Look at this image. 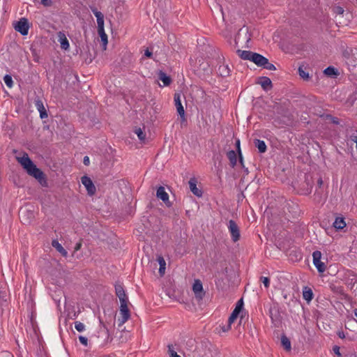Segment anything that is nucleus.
Segmentation results:
<instances>
[{
  "instance_id": "obj_14",
  "label": "nucleus",
  "mask_w": 357,
  "mask_h": 357,
  "mask_svg": "<svg viewBox=\"0 0 357 357\" xmlns=\"http://www.w3.org/2000/svg\"><path fill=\"white\" fill-rule=\"evenodd\" d=\"M120 313L122 315L121 319H119L121 324L125 323L130 317V310L127 305H120Z\"/></svg>"
},
{
  "instance_id": "obj_64",
  "label": "nucleus",
  "mask_w": 357,
  "mask_h": 357,
  "mask_svg": "<svg viewBox=\"0 0 357 357\" xmlns=\"http://www.w3.org/2000/svg\"><path fill=\"white\" fill-rule=\"evenodd\" d=\"M354 314L357 318V308L354 310Z\"/></svg>"
},
{
  "instance_id": "obj_7",
  "label": "nucleus",
  "mask_w": 357,
  "mask_h": 357,
  "mask_svg": "<svg viewBox=\"0 0 357 357\" xmlns=\"http://www.w3.org/2000/svg\"><path fill=\"white\" fill-rule=\"evenodd\" d=\"M81 181L82 184L86 188L88 194L91 196L95 195L96 192V188L92 180L87 176H83L81 178Z\"/></svg>"
},
{
  "instance_id": "obj_19",
  "label": "nucleus",
  "mask_w": 357,
  "mask_h": 357,
  "mask_svg": "<svg viewBox=\"0 0 357 357\" xmlns=\"http://www.w3.org/2000/svg\"><path fill=\"white\" fill-rule=\"evenodd\" d=\"M314 296V294L311 288L304 287L303 289V297L307 303L310 302Z\"/></svg>"
},
{
  "instance_id": "obj_48",
  "label": "nucleus",
  "mask_w": 357,
  "mask_h": 357,
  "mask_svg": "<svg viewBox=\"0 0 357 357\" xmlns=\"http://www.w3.org/2000/svg\"><path fill=\"white\" fill-rule=\"evenodd\" d=\"M236 147V151L238 154L241 153V150L240 147V139H236L235 143Z\"/></svg>"
},
{
  "instance_id": "obj_22",
  "label": "nucleus",
  "mask_w": 357,
  "mask_h": 357,
  "mask_svg": "<svg viewBox=\"0 0 357 357\" xmlns=\"http://www.w3.org/2000/svg\"><path fill=\"white\" fill-rule=\"evenodd\" d=\"M52 245L53 248H54L62 256L67 257L68 252L67 251L63 248L61 244L59 243L57 240H53L52 242Z\"/></svg>"
},
{
  "instance_id": "obj_27",
  "label": "nucleus",
  "mask_w": 357,
  "mask_h": 357,
  "mask_svg": "<svg viewBox=\"0 0 357 357\" xmlns=\"http://www.w3.org/2000/svg\"><path fill=\"white\" fill-rule=\"evenodd\" d=\"M158 262L160 265L159 273L160 276H163L165 273L166 262L162 256L160 255L157 258Z\"/></svg>"
},
{
  "instance_id": "obj_1",
  "label": "nucleus",
  "mask_w": 357,
  "mask_h": 357,
  "mask_svg": "<svg viewBox=\"0 0 357 357\" xmlns=\"http://www.w3.org/2000/svg\"><path fill=\"white\" fill-rule=\"evenodd\" d=\"M17 160L20 163L29 175L38 180L42 186H47V182L45 174L42 170L36 167V165L29 158L26 153H24L22 157H17Z\"/></svg>"
},
{
  "instance_id": "obj_40",
  "label": "nucleus",
  "mask_w": 357,
  "mask_h": 357,
  "mask_svg": "<svg viewBox=\"0 0 357 357\" xmlns=\"http://www.w3.org/2000/svg\"><path fill=\"white\" fill-rule=\"evenodd\" d=\"M333 11L334 13H335L337 15H342L344 12V10L342 7L337 6L333 7Z\"/></svg>"
},
{
  "instance_id": "obj_43",
  "label": "nucleus",
  "mask_w": 357,
  "mask_h": 357,
  "mask_svg": "<svg viewBox=\"0 0 357 357\" xmlns=\"http://www.w3.org/2000/svg\"><path fill=\"white\" fill-rule=\"evenodd\" d=\"M243 308V298H241L239 301H238V302L236 305L235 309H237L238 310L241 312Z\"/></svg>"
},
{
  "instance_id": "obj_54",
  "label": "nucleus",
  "mask_w": 357,
  "mask_h": 357,
  "mask_svg": "<svg viewBox=\"0 0 357 357\" xmlns=\"http://www.w3.org/2000/svg\"><path fill=\"white\" fill-rule=\"evenodd\" d=\"M83 163L86 166L89 165L90 162H89V158L88 156H84V160H83Z\"/></svg>"
},
{
  "instance_id": "obj_41",
  "label": "nucleus",
  "mask_w": 357,
  "mask_h": 357,
  "mask_svg": "<svg viewBox=\"0 0 357 357\" xmlns=\"http://www.w3.org/2000/svg\"><path fill=\"white\" fill-rule=\"evenodd\" d=\"M97 24H98V31H100V30H104V17L97 19Z\"/></svg>"
},
{
  "instance_id": "obj_58",
  "label": "nucleus",
  "mask_w": 357,
  "mask_h": 357,
  "mask_svg": "<svg viewBox=\"0 0 357 357\" xmlns=\"http://www.w3.org/2000/svg\"><path fill=\"white\" fill-rule=\"evenodd\" d=\"M317 185L319 188H321L323 185V180L321 177L317 180Z\"/></svg>"
},
{
  "instance_id": "obj_24",
  "label": "nucleus",
  "mask_w": 357,
  "mask_h": 357,
  "mask_svg": "<svg viewBox=\"0 0 357 357\" xmlns=\"http://www.w3.org/2000/svg\"><path fill=\"white\" fill-rule=\"evenodd\" d=\"M254 144L255 146L258 149L259 153H263L266 151L267 146L264 141L255 139L254 140Z\"/></svg>"
},
{
  "instance_id": "obj_12",
  "label": "nucleus",
  "mask_w": 357,
  "mask_h": 357,
  "mask_svg": "<svg viewBox=\"0 0 357 357\" xmlns=\"http://www.w3.org/2000/svg\"><path fill=\"white\" fill-rule=\"evenodd\" d=\"M280 341L281 347L287 351L290 352L291 350V340L287 336H277Z\"/></svg>"
},
{
  "instance_id": "obj_10",
  "label": "nucleus",
  "mask_w": 357,
  "mask_h": 357,
  "mask_svg": "<svg viewBox=\"0 0 357 357\" xmlns=\"http://www.w3.org/2000/svg\"><path fill=\"white\" fill-rule=\"evenodd\" d=\"M181 94L178 93H176L174 96L175 106L178 112V114L183 119H185V110L184 107L182 105L181 100Z\"/></svg>"
},
{
  "instance_id": "obj_53",
  "label": "nucleus",
  "mask_w": 357,
  "mask_h": 357,
  "mask_svg": "<svg viewBox=\"0 0 357 357\" xmlns=\"http://www.w3.org/2000/svg\"><path fill=\"white\" fill-rule=\"evenodd\" d=\"M127 341L126 338H123V335L119 336L116 340V342H117V344H119L120 342H126Z\"/></svg>"
},
{
  "instance_id": "obj_18",
  "label": "nucleus",
  "mask_w": 357,
  "mask_h": 357,
  "mask_svg": "<svg viewBox=\"0 0 357 357\" xmlns=\"http://www.w3.org/2000/svg\"><path fill=\"white\" fill-rule=\"evenodd\" d=\"M260 79L261 81L259 82V84L263 89L268 91L272 89L273 84L270 78L267 77H261Z\"/></svg>"
},
{
  "instance_id": "obj_20",
  "label": "nucleus",
  "mask_w": 357,
  "mask_h": 357,
  "mask_svg": "<svg viewBox=\"0 0 357 357\" xmlns=\"http://www.w3.org/2000/svg\"><path fill=\"white\" fill-rule=\"evenodd\" d=\"M158 78L162 82L164 86H169L172 82V79L169 76H168L165 72L162 70H160L158 73Z\"/></svg>"
},
{
  "instance_id": "obj_62",
  "label": "nucleus",
  "mask_w": 357,
  "mask_h": 357,
  "mask_svg": "<svg viewBox=\"0 0 357 357\" xmlns=\"http://www.w3.org/2000/svg\"><path fill=\"white\" fill-rule=\"evenodd\" d=\"M81 245H82V244L80 243H77L76 245H75V250H79L80 248H81Z\"/></svg>"
},
{
  "instance_id": "obj_47",
  "label": "nucleus",
  "mask_w": 357,
  "mask_h": 357,
  "mask_svg": "<svg viewBox=\"0 0 357 357\" xmlns=\"http://www.w3.org/2000/svg\"><path fill=\"white\" fill-rule=\"evenodd\" d=\"M333 351L338 356H342L340 352V347L339 346H337V345L333 346Z\"/></svg>"
},
{
  "instance_id": "obj_60",
  "label": "nucleus",
  "mask_w": 357,
  "mask_h": 357,
  "mask_svg": "<svg viewBox=\"0 0 357 357\" xmlns=\"http://www.w3.org/2000/svg\"><path fill=\"white\" fill-rule=\"evenodd\" d=\"M200 66H203L202 69H203L204 70H208V63H202V64H201Z\"/></svg>"
},
{
  "instance_id": "obj_29",
  "label": "nucleus",
  "mask_w": 357,
  "mask_h": 357,
  "mask_svg": "<svg viewBox=\"0 0 357 357\" xmlns=\"http://www.w3.org/2000/svg\"><path fill=\"white\" fill-rule=\"evenodd\" d=\"M324 73L326 75L329 76V77L337 76L339 75V72H338L337 69L333 66L327 67L324 70Z\"/></svg>"
},
{
  "instance_id": "obj_4",
  "label": "nucleus",
  "mask_w": 357,
  "mask_h": 357,
  "mask_svg": "<svg viewBox=\"0 0 357 357\" xmlns=\"http://www.w3.org/2000/svg\"><path fill=\"white\" fill-rule=\"evenodd\" d=\"M313 264L317 268L319 273H324L326 271V265L321 261V252L319 250H316L312 254Z\"/></svg>"
},
{
  "instance_id": "obj_13",
  "label": "nucleus",
  "mask_w": 357,
  "mask_h": 357,
  "mask_svg": "<svg viewBox=\"0 0 357 357\" xmlns=\"http://www.w3.org/2000/svg\"><path fill=\"white\" fill-rule=\"evenodd\" d=\"M197 179L195 177L191 178L188 182L190 189L195 195L201 197L202 195V191L197 188Z\"/></svg>"
},
{
  "instance_id": "obj_3",
  "label": "nucleus",
  "mask_w": 357,
  "mask_h": 357,
  "mask_svg": "<svg viewBox=\"0 0 357 357\" xmlns=\"http://www.w3.org/2000/svg\"><path fill=\"white\" fill-rule=\"evenodd\" d=\"M15 31L22 36H26L29 33V24L26 18L22 17L14 24Z\"/></svg>"
},
{
  "instance_id": "obj_52",
  "label": "nucleus",
  "mask_w": 357,
  "mask_h": 357,
  "mask_svg": "<svg viewBox=\"0 0 357 357\" xmlns=\"http://www.w3.org/2000/svg\"><path fill=\"white\" fill-rule=\"evenodd\" d=\"M120 303H121V305H128V297H126V298H122V299H120Z\"/></svg>"
},
{
  "instance_id": "obj_45",
  "label": "nucleus",
  "mask_w": 357,
  "mask_h": 357,
  "mask_svg": "<svg viewBox=\"0 0 357 357\" xmlns=\"http://www.w3.org/2000/svg\"><path fill=\"white\" fill-rule=\"evenodd\" d=\"M238 155L239 162H240L242 168L245 169V172L246 173H248V168H245L242 153L238 154Z\"/></svg>"
},
{
  "instance_id": "obj_59",
  "label": "nucleus",
  "mask_w": 357,
  "mask_h": 357,
  "mask_svg": "<svg viewBox=\"0 0 357 357\" xmlns=\"http://www.w3.org/2000/svg\"><path fill=\"white\" fill-rule=\"evenodd\" d=\"M37 340H38V342L40 346H42V344H43V337L42 336H38V338H37Z\"/></svg>"
},
{
  "instance_id": "obj_49",
  "label": "nucleus",
  "mask_w": 357,
  "mask_h": 357,
  "mask_svg": "<svg viewBox=\"0 0 357 357\" xmlns=\"http://www.w3.org/2000/svg\"><path fill=\"white\" fill-rule=\"evenodd\" d=\"M334 124L338 125L340 123L339 119L337 117L332 116L331 115L328 116Z\"/></svg>"
},
{
  "instance_id": "obj_2",
  "label": "nucleus",
  "mask_w": 357,
  "mask_h": 357,
  "mask_svg": "<svg viewBox=\"0 0 357 357\" xmlns=\"http://www.w3.org/2000/svg\"><path fill=\"white\" fill-rule=\"evenodd\" d=\"M342 56L348 67H356L357 66V49L346 48L342 52Z\"/></svg>"
},
{
  "instance_id": "obj_39",
  "label": "nucleus",
  "mask_w": 357,
  "mask_h": 357,
  "mask_svg": "<svg viewBox=\"0 0 357 357\" xmlns=\"http://www.w3.org/2000/svg\"><path fill=\"white\" fill-rule=\"evenodd\" d=\"M91 10L94 14L97 19L104 17V15L100 11H98L96 8L91 7Z\"/></svg>"
},
{
  "instance_id": "obj_17",
  "label": "nucleus",
  "mask_w": 357,
  "mask_h": 357,
  "mask_svg": "<svg viewBox=\"0 0 357 357\" xmlns=\"http://www.w3.org/2000/svg\"><path fill=\"white\" fill-rule=\"evenodd\" d=\"M230 72H231V70H230V68H229L228 65H225V64L220 65L217 70V73L222 77L229 76L230 74Z\"/></svg>"
},
{
  "instance_id": "obj_55",
  "label": "nucleus",
  "mask_w": 357,
  "mask_h": 357,
  "mask_svg": "<svg viewBox=\"0 0 357 357\" xmlns=\"http://www.w3.org/2000/svg\"><path fill=\"white\" fill-rule=\"evenodd\" d=\"M42 3L44 6H50L52 1L51 0H42Z\"/></svg>"
},
{
  "instance_id": "obj_23",
  "label": "nucleus",
  "mask_w": 357,
  "mask_h": 357,
  "mask_svg": "<svg viewBox=\"0 0 357 357\" xmlns=\"http://www.w3.org/2000/svg\"><path fill=\"white\" fill-rule=\"evenodd\" d=\"M26 332L29 335H38L39 332L38 326L32 320L27 324Z\"/></svg>"
},
{
  "instance_id": "obj_35",
  "label": "nucleus",
  "mask_w": 357,
  "mask_h": 357,
  "mask_svg": "<svg viewBox=\"0 0 357 357\" xmlns=\"http://www.w3.org/2000/svg\"><path fill=\"white\" fill-rule=\"evenodd\" d=\"M30 215V217L32 218H33V214L32 212L29 211H24V210H21L20 211V218L22 220V221H24V222H29L30 221H28V220H26L24 219V216L25 215Z\"/></svg>"
},
{
  "instance_id": "obj_28",
  "label": "nucleus",
  "mask_w": 357,
  "mask_h": 357,
  "mask_svg": "<svg viewBox=\"0 0 357 357\" xmlns=\"http://www.w3.org/2000/svg\"><path fill=\"white\" fill-rule=\"evenodd\" d=\"M333 227L337 229H342L346 227L344 218L342 217H337L333 222Z\"/></svg>"
},
{
  "instance_id": "obj_26",
  "label": "nucleus",
  "mask_w": 357,
  "mask_h": 357,
  "mask_svg": "<svg viewBox=\"0 0 357 357\" xmlns=\"http://www.w3.org/2000/svg\"><path fill=\"white\" fill-rule=\"evenodd\" d=\"M59 42L61 44V47L63 50H67L69 47V42L66 37V35L62 33H59Z\"/></svg>"
},
{
  "instance_id": "obj_61",
  "label": "nucleus",
  "mask_w": 357,
  "mask_h": 357,
  "mask_svg": "<svg viewBox=\"0 0 357 357\" xmlns=\"http://www.w3.org/2000/svg\"><path fill=\"white\" fill-rule=\"evenodd\" d=\"M240 36H241V34L240 33H238L237 36L235 38V43L236 44H237L240 40Z\"/></svg>"
},
{
  "instance_id": "obj_42",
  "label": "nucleus",
  "mask_w": 357,
  "mask_h": 357,
  "mask_svg": "<svg viewBox=\"0 0 357 357\" xmlns=\"http://www.w3.org/2000/svg\"><path fill=\"white\" fill-rule=\"evenodd\" d=\"M263 68L269 70H275L277 69L276 67L273 63H271L268 60V63L264 66Z\"/></svg>"
},
{
  "instance_id": "obj_9",
  "label": "nucleus",
  "mask_w": 357,
  "mask_h": 357,
  "mask_svg": "<svg viewBox=\"0 0 357 357\" xmlns=\"http://www.w3.org/2000/svg\"><path fill=\"white\" fill-rule=\"evenodd\" d=\"M156 197L161 199L167 206L170 207L172 206V203L169 200V195L165 192L164 187L160 186L157 189Z\"/></svg>"
},
{
  "instance_id": "obj_37",
  "label": "nucleus",
  "mask_w": 357,
  "mask_h": 357,
  "mask_svg": "<svg viewBox=\"0 0 357 357\" xmlns=\"http://www.w3.org/2000/svg\"><path fill=\"white\" fill-rule=\"evenodd\" d=\"M168 347V353L170 357H181L177 353L174 351V347L172 344H169Z\"/></svg>"
},
{
  "instance_id": "obj_38",
  "label": "nucleus",
  "mask_w": 357,
  "mask_h": 357,
  "mask_svg": "<svg viewBox=\"0 0 357 357\" xmlns=\"http://www.w3.org/2000/svg\"><path fill=\"white\" fill-rule=\"evenodd\" d=\"M74 325H75V329L78 332L82 333L84 331L85 327H84V325L82 322L75 321Z\"/></svg>"
},
{
  "instance_id": "obj_31",
  "label": "nucleus",
  "mask_w": 357,
  "mask_h": 357,
  "mask_svg": "<svg viewBox=\"0 0 357 357\" xmlns=\"http://www.w3.org/2000/svg\"><path fill=\"white\" fill-rule=\"evenodd\" d=\"M244 333H248L250 335H254L256 333V327L252 322L248 323L246 327H244Z\"/></svg>"
},
{
  "instance_id": "obj_36",
  "label": "nucleus",
  "mask_w": 357,
  "mask_h": 357,
  "mask_svg": "<svg viewBox=\"0 0 357 357\" xmlns=\"http://www.w3.org/2000/svg\"><path fill=\"white\" fill-rule=\"evenodd\" d=\"M3 81L8 87L11 88L13 86V82L12 77L10 75H6L3 77Z\"/></svg>"
},
{
  "instance_id": "obj_8",
  "label": "nucleus",
  "mask_w": 357,
  "mask_h": 357,
  "mask_svg": "<svg viewBox=\"0 0 357 357\" xmlns=\"http://www.w3.org/2000/svg\"><path fill=\"white\" fill-rule=\"evenodd\" d=\"M313 184L312 177L310 174H305V180L301 187V190L303 194H309L312 191Z\"/></svg>"
},
{
  "instance_id": "obj_33",
  "label": "nucleus",
  "mask_w": 357,
  "mask_h": 357,
  "mask_svg": "<svg viewBox=\"0 0 357 357\" xmlns=\"http://www.w3.org/2000/svg\"><path fill=\"white\" fill-rule=\"evenodd\" d=\"M298 74L300 77L303 79L307 80L309 79V73L305 71L303 66H300L298 67Z\"/></svg>"
},
{
  "instance_id": "obj_25",
  "label": "nucleus",
  "mask_w": 357,
  "mask_h": 357,
  "mask_svg": "<svg viewBox=\"0 0 357 357\" xmlns=\"http://www.w3.org/2000/svg\"><path fill=\"white\" fill-rule=\"evenodd\" d=\"M115 293L119 300L127 297L123 286L120 284H115Z\"/></svg>"
},
{
  "instance_id": "obj_50",
  "label": "nucleus",
  "mask_w": 357,
  "mask_h": 357,
  "mask_svg": "<svg viewBox=\"0 0 357 357\" xmlns=\"http://www.w3.org/2000/svg\"><path fill=\"white\" fill-rule=\"evenodd\" d=\"M152 55H153V53L151 50H149V48H147L146 50H145L144 51V56L146 57H148V58H151L152 57Z\"/></svg>"
},
{
  "instance_id": "obj_32",
  "label": "nucleus",
  "mask_w": 357,
  "mask_h": 357,
  "mask_svg": "<svg viewBox=\"0 0 357 357\" xmlns=\"http://www.w3.org/2000/svg\"><path fill=\"white\" fill-rule=\"evenodd\" d=\"M241 311L238 310L237 309H235L231 312V315L229 317L228 319V327H230V325L234 322L235 319L238 317L240 314Z\"/></svg>"
},
{
  "instance_id": "obj_21",
  "label": "nucleus",
  "mask_w": 357,
  "mask_h": 357,
  "mask_svg": "<svg viewBox=\"0 0 357 357\" xmlns=\"http://www.w3.org/2000/svg\"><path fill=\"white\" fill-rule=\"evenodd\" d=\"M227 156L229 160L230 166L234 167L237 163V154L234 150H231L227 153Z\"/></svg>"
},
{
  "instance_id": "obj_11",
  "label": "nucleus",
  "mask_w": 357,
  "mask_h": 357,
  "mask_svg": "<svg viewBox=\"0 0 357 357\" xmlns=\"http://www.w3.org/2000/svg\"><path fill=\"white\" fill-rule=\"evenodd\" d=\"M252 59V62H253L259 67H264V66L268 63V59L257 52L254 53Z\"/></svg>"
},
{
  "instance_id": "obj_57",
  "label": "nucleus",
  "mask_w": 357,
  "mask_h": 357,
  "mask_svg": "<svg viewBox=\"0 0 357 357\" xmlns=\"http://www.w3.org/2000/svg\"><path fill=\"white\" fill-rule=\"evenodd\" d=\"M114 340V339L112 337L107 336L106 341H105V344H107V343L112 342Z\"/></svg>"
},
{
  "instance_id": "obj_30",
  "label": "nucleus",
  "mask_w": 357,
  "mask_h": 357,
  "mask_svg": "<svg viewBox=\"0 0 357 357\" xmlns=\"http://www.w3.org/2000/svg\"><path fill=\"white\" fill-rule=\"evenodd\" d=\"M98 33L100 37L101 42L102 43V50H105L107 48V43H108L107 36L105 32V29L98 31Z\"/></svg>"
},
{
  "instance_id": "obj_63",
  "label": "nucleus",
  "mask_w": 357,
  "mask_h": 357,
  "mask_svg": "<svg viewBox=\"0 0 357 357\" xmlns=\"http://www.w3.org/2000/svg\"><path fill=\"white\" fill-rule=\"evenodd\" d=\"M230 327H228V326H227V328H225V326H223L222 328V332L225 333V332H227L228 331V329Z\"/></svg>"
},
{
  "instance_id": "obj_51",
  "label": "nucleus",
  "mask_w": 357,
  "mask_h": 357,
  "mask_svg": "<svg viewBox=\"0 0 357 357\" xmlns=\"http://www.w3.org/2000/svg\"><path fill=\"white\" fill-rule=\"evenodd\" d=\"M354 100L355 98L350 96L347 100V104H348L349 106H352L354 105Z\"/></svg>"
},
{
  "instance_id": "obj_46",
  "label": "nucleus",
  "mask_w": 357,
  "mask_h": 357,
  "mask_svg": "<svg viewBox=\"0 0 357 357\" xmlns=\"http://www.w3.org/2000/svg\"><path fill=\"white\" fill-rule=\"evenodd\" d=\"M80 342L84 346H87L88 340L86 336H79Z\"/></svg>"
},
{
  "instance_id": "obj_44",
  "label": "nucleus",
  "mask_w": 357,
  "mask_h": 357,
  "mask_svg": "<svg viewBox=\"0 0 357 357\" xmlns=\"http://www.w3.org/2000/svg\"><path fill=\"white\" fill-rule=\"evenodd\" d=\"M261 280L263 282L265 287L268 288L270 285V279L268 277H261Z\"/></svg>"
},
{
  "instance_id": "obj_16",
  "label": "nucleus",
  "mask_w": 357,
  "mask_h": 357,
  "mask_svg": "<svg viewBox=\"0 0 357 357\" xmlns=\"http://www.w3.org/2000/svg\"><path fill=\"white\" fill-rule=\"evenodd\" d=\"M36 106L40 113V117L41 119H45L47 117V111L43 105V103L41 100L38 98L35 100Z\"/></svg>"
},
{
  "instance_id": "obj_34",
  "label": "nucleus",
  "mask_w": 357,
  "mask_h": 357,
  "mask_svg": "<svg viewBox=\"0 0 357 357\" xmlns=\"http://www.w3.org/2000/svg\"><path fill=\"white\" fill-rule=\"evenodd\" d=\"M135 132L137 134L138 138L140 141L144 142L146 138V134L143 132V130L140 128H135Z\"/></svg>"
},
{
  "instance_id": "obj_56",
  "label": "nucleus",
  "mask_w": 357,
  "mask_h": 357,
  "mask_svg": "<svg viewBox=\"0 0 357 357\" xmlns=\"http://www.w3.org/2000/svg\"><path fill=\"white\" fill-rule=\"evenodd\" d=\"M287 206L288 208H291L293 209L298 210V205H296V204H292V205H290L289 204H287Z\"/></svg>"
},
{
  "instance_id": "obj_5",
  "label": "nucleus",
  "mask_w": 357,
  "mask_h": 357,
  "mask_svg": "<svg viewBox=\"0 0 357 357\" xmlns=\"http://www.w3.org/2000/svg\"><path fill=\"white\" fill-rule=\"evenodd\" d=\"M229 231L231 236V239L234 242H236L240 239V230L236 222L233 220L229 221L228 225Z\"/></svg>"
},
{
  "instance_id": "obj_6",
  "label": "nucleus",
  "mask_w": 357,
  "mask_h": 357,
  "mask_svg": "<svg viewBox=\"0 0 357 357\" xmlns=\"http://www.w3.org/2000/svg\"><path fill=\"white\" fill-rule=\"evenodd\" d=\"M192 290L195 293V298L197 301H201L205 295V292L203 290V285L199 280H195L192 285Z\"/></svg>"
},
{
  "instance_id": "obj_15",
  "label": "nucleus",
  "mask_w": 357,
  "mask_h": 357,
  "mask_svg": "<svg viewBox=\"0 0 357 357\" xmlns=\"http://www.w3.org/2000/svg\"><path fill=\"white\" fill-rule=\"evenodd\" d=\"M253 52L248 51V50H237L236 54L238 56L243 60H248L252 61V57H253L254 55Z\"/></svg>"
}]
</instances>
